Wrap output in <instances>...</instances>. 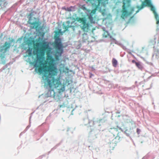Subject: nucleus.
<instances>
[{"label": "nucleus", "mask_w": 159, "mask_h": 159, "mask_svg": "<svg viewBox=\"0 0 159 159\" xmlns=\"http://www.w3.org/2000/svg\"><path fill=\"white\" fill-rule=\"evenodd\" d=\"M57 34V32L53 43L56 49L54 54L55 59L47 52L46 60L43 63L41 59L44 54L45 51L48 48V45L45 42H37L34 45V47L38 48L40 44L42 45L40 48L41 55L37 56V59L32 63L35 68V71H37L40 74L44 73L42 76L44 83L50 89L47 94V97L53 98L57 101L61 98V94L65 91L66 87L64 84L61 83L60 77L55 79L54 77L57 73V69L55 66V61H59V58L63 52V46Z\"/></svg>", "instance_id": "obj_1"}, {"label": "nucleus", "mask_w": 159, "mask_h": 159, "mask_svg": "<svg viewBox=\"0 0 159 159\" xmlns=\"http://www.w3.org/2000/svg\"><path fill=\"white\" fill-rule=\"evenodd\" d=\"M89 15H88V18L76 17L75 20L80 23L81 29L84 32H87L90 29V27L92 25L95 24L96 21L95 13L96 11H91Z\"/></svg>", "instance_id": "obj_2"}, {"label": "nucleus", "mask_w": 159, "mask_h": 159, "mask_svg": "<svg viewBox=\"0 0 159 159\" xmlns=\"http://www.w3.org/2000/svg\"><path fill=\"white\" fill-rule=\"evenodd\" d=\"M109 132L113 135L115 139L120 141L124 138V133L122 129L117 126L116 128H111L109 129Z\"/></svg>", "instance_id": "obj_3"}, {"label": "nucleus", "mask_w": 159, "mask_h": 159, "mask_svg": "<svg viewBox=\"0 0 159 159\" xmlns=\"http://www.w3.org/2000/svg\"><path fill=\"white\" fill-rule=\"evenodd\" d=\"M146 6L149 7L151 10H155L156 9L155 7L152 4L151 0H144L143 1H142L141 5L137 6V7L139 10H140Z\"/></svg>", "instance_id": "obj_4"}, {"label": "nucleus", "mask_w": 159, "mask_h": 159, "mask_svg": "<svg viewBox=\"0 0 159 159\" xmlns=\"http://www.w3.org/2000/svg\"><path fill=\"white\" fill-rule=\"evenodd\" d=\"M63 28L65 29L64 31L67 30L69 28L72 27H77L79 25L75 21L71 23L69 21L64 22L63 24Z\"/></svg>", "instance_id": "obj_5"}, {"label": "nucleus", "mask_w": 159, "mask_h": 159, "mask_svg": "<svg viewBox=\"0 0 159 159\" xmlns=\"http://www.w3.org/2000/svg\"><path fill=\"white\" fill-rule=\"evenodd\" d=\"M123 3L122 10H134L131 7V0H123Z\"/></svg>", "instance_id": "obj_6"}, {"label": "nucleus", "mask_w": 159, "mask_h": 159, "mask_svg": "<svg viewBox=\"0 0 159 159\" xmlns=\"http://www.w3.org/2000/svg\"><path fill=\"white\" fill-rule=\"evenodd\" d=\"M32 15L31 13H30L28 16L29 20L28 21V23L30 25V27L31 29H37L39 25V23L37 22H32L31 21V18Z\"/></svg>", "instance_id": "obj_7"}, {"label": "nucleus", "mask_w": 159, "mask_h": 159, "mask_svg": "<svg viewBox=\"0 0 159 159\" xmlns=\"http://www.w3.org/2000/svg\"><path fill=\"white\" fill-rule=\"evenodd\" d=\"M121 18L125 20L128 17L131 15L133 12L134 11H121Z\"/></svg>", "instance_id": "obj_8"}, {"label": "nucleus", "mask_w": 159, "mask_h": 159, "mask_svg": "<svg viewBox=\"0 0 159 159\" xmlns=\"http://www.w3.org/2000/svg\"><path fill=\"white\" fill-rule=\"evenodd\" d=\"M10 43L6 42L2 46V47L0 46V52L4 51V52H6L7 50L10 48Z\"/></svg>", "instance_id": "obj_9"}, {"label": "nucleus", "mask_w": 159, "mask_h": 159, "mask_svg": "<svg viewBox=\"0 0 159 159\" xmlns=\"http://www.w3.org/2000/svg\"><path fill=\"white\" fill-rule=\"evenodd\" d=\"M154 15V17L156 20V24H157V30H159V15L157 12L156 11H152Z\"/></svg>", "instance_id": "obj_10"}, {"label": "nucleus", "mask_w": 159, "mask_h": 159, "mask_svg": "<svg viewBox=\"0 0 159 159\" xmlns=\"http://www.w3.org/2000/svg\"><path fill=\"white\" fill-rule=\"evenodd\" d=\"M135 19L134 16H131L127 22V24L134 23L135 21Z\"/></svg>", "instance_id": "obj_11"}, {"label": "nucleus", "mask_w": 159, "mask_h": 159, "mask_svg": "<svg viewBox=\"0 0 159 159\" xmlns=\"http://www.w3.org/2000/svg\"><path fill=\"white\" fill-rule=\"evenodd\" d=\"M136 66L141 70H142L143 68V67L141 63L139 62L136 63Z\"/></svg>", "instance_id": "obj_12"}, {"label": "nucleus", "mask_w": 159, "mask_h": 159, "mask_svg": "<svg viewBox=\"0 0 159 159\" xmlns=\"http://www.w3.org/2000/svg\"><path fill=\"white\" fill-rule=\"evenodd\" d=\"M112 63L113 66L114 67H116L117 65V61L114 58H113L112 61Z\"/></svg>", "instance_id": "obj_13"}, {"label": "nucleus", "mask_w": 159, "mask_h": 159, "mask_svg": "<svg viewBox=\"0 0 159 159\" xmlns=\"http://www.w3.org/2000/svg\"><path fill=\"white\" fill-rule=\"evenodd\" d=\"M104 33L103 34V36L104 37H105V38L107 37L109 35V34L108 31H105V30H104Z\"/></svg>", "instance_id": "obj_14"}, {"label": "nucleus", "mask_w": 159, "mask_h": 159, "mask_svg": "<svg viewBox=\"0 0 159 159\" xmlns=\"http://www.w3.org/2000/svg\"><path fill=\"white\" fill-rule=\"evenodd\" d=\"M32 50L30 49V48H29L27 50V52H28V55L29 56H31V55L32 53Z\"/></svg>", "instance_id": "obj_15"}, {"label": "nucleus", "mask_w": 159, "mask_h": 159, "mask_svg": "<svg viewBox=\"0 0 159 159\" xmlns=\"http://www.w3.org/2000/svg\"><path fill=\"white\" fill-rule=\"evenodd\" d=\"M62 9H65V10H66V9L65 8V7H63L62 8ZM74 9V7H70L69 8H68L67 9V10H72V9Z\"/></svg>", "instance_id": "obj_16"}, {"label": "nucleus", "mask_w": 159, "mask_h": 159, "mask_svg": "<svg viewBox=\"0 0 159 159\" xmlns=\"http://www.w3.org/2000/svg\"><path fill=\"white\" fill-rule=\"evenodd\" d=\"M81 8L82 9H83V10H88V9H87L86 8V7H85V5H83L82 6Z\"/></svg>", "instance_id": "obj_17"}, {"label": "nucleus", "mask_w": 159, "mask_h": 159, "mask_svg": "<svg viewBox=\"0 0 159 159\" xmlns=\"http://www.w3.org/2000/svg\"><path fill=\"white\" fill-rule=\"evenodd\" d=\"M65 106H66L65 104H64V103L62 105H60L59 106V107L60 108H61V107H65Z\"/></svg>", "instance_id": "obj_18"}, {"label": "nucleus", "mask_w": 159, "mask_h": 159, "mask_svg": "<svg viewBox=\"0 0 159 159\" xmlns=\"http://www.w3.org/2000/svg\"><path fill=\"white\" fill-rule=\"evenodd\" d=\"M140 131L141 130L137 128V129L136 132L138 134H140Z\"/></svg>", "instance_id": "obj_19"}, {"label": "nucleus", "mask_w": 159, "mask_h": 159, "mask_svg": "<svg viewBox=\"0 0 159 159\" xmlns=\"http://www.w3.org/2000/svg\"><path fill=\"white\" fill-rule=\"evenodd\" d=\"M132 62L133 63H134L135 64H136V63H137L138 62H136L135 60H133L132 61Z\"/></svg>", "instance_id": "obj_20"}, {"label": "nucleus", "mask_w": 159, "mask_h": 159, "mask_svg": "<svg viewBox=\"0 0 159 159\" xmlns=\"http://www.w3.org/2000/svg\"><path fill=\"white\" fill-rule=\"evenodd\" d=\"M32 42H33V43H34V40H32L30 42V43H29V44H31V43Z\"/></svg>", "instance_id": "obj_21"}, {"label": "nucleus", "mask_w": 159, "mask_h": 159, "mask_svg": "<svg viewBox=\"0 0 159 159\" xmlns=\"http://www.w3.org/2000/svg\"><path fill=\"white\" fill-rule=\"evenodd\" d=\"M139 11H136V12L135 13V14L137 13H138V12H139Z\"/></svg>", "instance_id": "obj_22"}, {"label": "nucleus", "mask_w": 159, "mask_h": 159, "mask_svg": "<svg viewBox=\"0 0 159 159\" xmlns=\"http://www.w3.org/2000/svg\"><path fill=\"white\" fill-rule=\"evenodd\" d=\"M0 57H2V58H3V57H2V55H1V56H0Z\"/></svg>", "instance_id": "obj_23"}, {"label": "nucleus", "mask_w": 159, "mask_h": 159, "mask_svg": "<svg viewBox=\"0 0 159 159\" xmlns=\"http://www.w3.org/2000/svg\"><path fill=\"white\" fill-rule=\"evenodd\" d=\"M103 10H105V9H103Z\"/></svg>", "instance_id": "obj_24"}]
</instances>
